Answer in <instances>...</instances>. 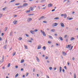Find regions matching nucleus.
<instances>
[{
	"mask_svg": "<svg viewBox=\"0 0 78 78\" xmlns=\"http://www.w3.org/2000/svg\"><path fill=\"white\" fill-rule=\"evenodd\" d=\"M41 32L42 33L43 36H46V34L45 33V32L42 31V30H41Z\"/></svg>",
	"mask_w": 78,
	"mask_h": 78,
	"instance_id": "f257e3e1",
	"label": "nucleus"
},
{
	"mask_svg": "<svg viewBox=\"0 0 78 78\" xmlns=\"http://www.w3.org/2000/svg\"><path fill=\"white\" fill-rule=\"evenodd\" d=\"M58 25V23H55L52 25V27H56Z\"/></svg>",
	"mask_w": 78,
	"mask_h": 78,
	"instance_id": "f03ea898",
	"label": "nucleus"
},
{
	"mask_svg": "<svg viewBox=\"0 0 78 78\" xmlns=\"http://www.w3.org/2000/svg\"><path fill=\"white\" fill-rule=\"evenodd\" d=\"M52 6H53V4H52L50 3V4H48V8L52 7Z\"/></svg>",
	"mask_w": 78,
	"mask_h": 78,
	"instance_id": "7ed1b4c3",
	"label": "nucleus"
},
{
	"mask_svg": "<svg viewBox=\"0 0 78 78\" xmlns=\"http://www.w3.org/2000/svg\"><path fill=\"white\" fill-rule=\"evenodd\" d=\"M32 20V19H31V18H28V19L27 20V22H31V20Z\"/></svg>",
	"mask_w": 78,
	"mask_h": 78,
	"instance_id": "20e7f679",
	"label": "nucleus"
},
{
	"mask_svg": "<svg viewBox=\"0 0 78 78\" xmlns=\"http://www.w3.org/2000/svg\"><path fill=\"white\" fill-rule=\"evenodd\" d=\"M71 45H68L67 46H66V48H71V47H70Z\"/></svg>",
	"mask_w": 78,
	"mask_h": 78,
	"instance_id": "39448f33",
	"label": "nucleus"
},
{
	"mask_svg": "<svg viewBox=\"0 0 78 78\" xmlns=\"http://www.w3.org/2000/svg\"><path fill=\"white\" fill-rule=\"evenodd\" d=\"M62 53L63 56H66V55H67V53H65L64 51H62Z\"/></svg>",
	"mask_w": 78,
	"mask_h": 78,
	"instance_id": "423d86ee",
	"label": "nucleus"
},
{
	"mask_svg": "<svg viewBox=\"0 0 78 78\" xmlns=\"http://www.w3.org/2000/svg\"><path fill=\"white\" fill-rule=\"evenodd\" d=\"M44 16H41L40 18H39L38 19L39 20H41V19H44Z\"/></svg>",
	"mask_w": 78,
	"mask_h": 78,
	"instance_id": "0eeeda50",
	"label": "nucleus"
},
{
	"mask_svg": "<svg viewBox=\"0 0 78 78\" xmlns=\"http://www.w3.org/2000/svg\"><path fill=\"white\" fill-rule=\"evenodd\" d=\"M41 45L40 44L38 45L37 49H41Z\"/></svg>",
	"mask_w": 78,
	"mask_h": 78,
	"instance_id": "6e6552de",
	"label": "nucleus"
},
{
	"mask_svg": "<svg viewBox=\"0 0 78 78\" xmlns=\"http://www.w3.org/2000/svg\"><path fill=\"white\" fill-rule=\"evenodd\" d=\"M60 24L61 25V26L62 27H64V24L62 23H60Z\"/></svg>",
	"mask_w": 78,
	"mask_h": 78,
	"instance_id": "1a4fd4ad",
	"label": "nucleus"
},
{
	"mask_svg": "<svg viewBox=\"0 0 78 78\" xmlns=\"http://www.w3.org/2000/svg\"><path fill=\"white\" fill-rule=\"evenodd\" d=\"M28 3H24L23 4V6H28Z\"/></svg>",
	"mask_w": 78,
	"mask_h": 78,
	"instance_id": "9d476101",
	"label": "nucleus"
},
{
	"mask_svg": "<svg viewBox=\"0 0 78 78\" xmlns=\"http://www.w3.org/2000/svg\"><path fill=\"white\" fill-rule=\"evenodd\" d=\"M17 20H15L13 21V23L14 25H16L17 23Z\"/></svg>",
	"mask_w": 78,
	"mask_h": 78,
	"instance_id": "9b49d317",
	"label": "nucleus"
},
{
	"mask_svg": "<svg viewBox=\"0 0 78 78\" xmlns=\"http://www.w3.org/2000/svg\"><path fill=\"white\" fill-rule=\"evenodd\" d=\"M48 36L49 37V38L50 39H53V37L50 35H48Z\"/></svg>",
	"mask_w": 78,
	"mask_h": 78,
	"instance_id": "f8f14e48",
	"label": "nucleus"
},
{
	"mask_svg": "<svg viewBox=\"0 0 78 78\" xmlns=\"http://www.w3.org/2000/svg\"><path fill=\"white\" fill-rule=\"evenodd\" d=\"M34 8V6L30 7V8L31 9V11H33V10H34V8Z\"/></svg>",
	"mask_w": 78,
	"mask_h": 78,
	"instance_id": "ddd939ff",
	"label": "nucleus"
},
{
	"mask_svg": "<svg viewBox=\"0 0 78 78\" xmlns=\"http://www.w3.org/2000/svg\"><path fill=\"white\" fill-rule=\"evenodd\" d=\"M59 39L60 40H61V41H63V39H62V37H59Z\"/></svg>",
	"mask_w": 78,
	"mask_h": 78,
	"instance_id": "4468645a",
	"label": "nucleus"
},
{
	"mask_svg": "<svg viewBox=\"0 0 78 78\" xmlns=\"http://www.w3.org/2000/svg\"><path fill=\"white\" fill-rule=\"evenodd\" d=\"M51 31H52V32H55V29H52L51 30Z\"/></svg>",
	"mask_w": 78,
	"mask_h": 78,
	"instance_id": "2eb2a0df",
	"label": "nucleus"
},
{
	"mask_svg": "<svg viewBox=\"0 0 78 78\" xmlns=\"http://www.w3.org/2000/svg\"><path fill=\"white\" fill-rule=\"evenodd\" d=\"M30 33H31V34H33V33H34V30H30Z\"/></svg>",
	"mask_w": 78,
	"mask_h": 78,
	"instance_id": "dca6fc26",
	"label": "nucleus"
},
{
	"mask_svg": "<svg viewBox=\"0 0 78 78\" xmlns=\"http://www.w3.org/2000/svg\"><path fill=\"white\" fill-rule=\"evenodd\" d=\"M62 71V67L61 66L60 67V73H61Z\"/></svg>",
	"mask_w": 78,
	"mask_h": 78,
	"instance_id": "f3484780",
	"label": "nucleus"
},
{
	"mask_svg": "<svg viewBox=\"0 0 78 78\" xmlns=\"http://www.w3.org/2000/svg\"><path fill=\"white\" fill-rule=\"evenodd\" d=\"M59 19V17H56L54 19V20H58V19Z\"/></svg>",
	"mask_w": 78,
	"mask_h": 78,
	"instance_id": "a211bd4d",
	"label": "nucleus"
},
{
	"mask_svg": "<svg viewBox=\"0 0 78 78\" xmlns=\"http://www.w3.org/2000/svg\"><path fill=\"white\" fill-rule=\"evenodd\" d=\"M75 39V38L73 37H72L70 39V41H73V40H74Z\"/></svg>",
	"mask_w": 78,
	"mask_h": 78,
	"instance_id": "6ab92c4d",
	"label": "nucleus"
},
{
	"mask_svg": "<svg viewBox=\"0 0 78 78\" xmlns=\"http://www.w3.org/2000/svg\"><path fill=\"white\" fill-rule=\"evenodd\" d=\"M7 46V45H5L4 46V49H6L7 48H6V47Z\"/></svg>",
	"mask_w": 78,
	"mask_h": 78,
	"instance_id": "aec40b11",
	"label": "nucleus"
},
{
	"mask_svg": "<svg viewBox=\"0 0 78 78\" xmlns=\"http://www.w3.org/2000/svg\"><path fill=\"white\" fill-rule=\"evenodd\" d=\"M67 17V14H65L64 15V18H66Z\"/></svg>",
	"mask_w": 78,
	"mask_h": 78,
	"instance_id": "412c9836",
	"label": "nucleus"
},
{
	"mask_svg": "<svg viewBox=\"0 0 78 78\" xmlns=\"http://www.w3.org/2000/svg\"><path fill=\"white\" fill-rule=\"evenodd\" d=\"M43 48L44 50H46V47H45V46H44L43 47Z\"/></svg>",
	"mask_w": 78,
	"mask_h": 78,
	"instance_id": "4be33fe9",
	"label": "nucleus"
},
{
	"mask_svg": "<svg viewBox=\"0 0 78 78\" xmlns=\"http://www.w3.org/2000/svg\"><path fill=\"white\" fill-rule=\"evenodd\" d=\"M16 52L13 53L12 54V56H15V55H16Z\"/></svg>",
	"mask_w": 78,
	"mask_h": 78,
	"instance_id": "5701e85b",
	"label": "nucleus"
},
{
	"mask_svg": "<svg viewBox=\"0 0 78 78\" xmlns=\"http://www.w3.org/2000/svg\"><path fill=\"white\" fill-rule=\"evenodd\" d=\"M19 76V73H17L15 75V77L16 78V77H17V76Z\"/></svg>",
	"mask_w": 78,
	"mask_h": 78,
	"instance_id": "b1692460",
	"label": "nucleus"
},
{
	"mask_svg": "<svg viewBox=\"0 0 78 78\" xmlns=\"http://www.w3.org/2000/svg\"><path fill=\"white\" fill-rule=\"evenodd\" d=\"M10 36H12V31H11L10 34Z\"/></svg>",
	"mask_w": 78,
	"mask_h": 78,
	"instance_id": "393cba45",
	"label": "nucleus"
},
{
	"mask_svg": "<svg viewBox=\"0 0 78 78\" xmlns=\"http://www.w3.org/2000/svg\"><path fill=\"white\" fill-rule=\"evenodd\" d=\"M30 11H31V10H29L27 11L26 12V13H28V12H30Z\"/></svg>",
	"mask_w": 78,
	"mask_h": 78,
	"instance_id": "a878e982",
	"label": "nucleus"
},
{
	"mask_svg": "<svg viewBox=\"0 0 78 78\" xmlns=\"http://www.w3.org/2000/svg\"><path fill=\"white\" fill-rule=\"evenodd\" d=\"M37 61H38V62H39L40 61L39 60V59L37 57Z\"/></svg>",
	"mask_w": 78,
	"mask_h": 78,
	"instance_id": "bb28decb",
	"label": "nucleus"
},
{
	"mask_svg": "<svg viewBox=\"0 0 78 78\" xmlns=\"http://www.w3.org/2000/svg\"><path fill=\"white\" fill-rule=\"evenodd\" d=\"M22 39V38L21 37H20L18 38V40H19L20 41H21V40Z\"/></svg>",
	"mask_w": 78,
	"mask_h": 78,
	"instance_id": "cd10ccee",
	"label": "nucleus"
},
{
	"mask_svg": "<svg viewBox=\"0 0 78 78\" xmlns=\"http://www.w3.org/2000/svg\"><path fill=\"white\" fill-rule=\"evenodd\" d=\"M38 31V30L37 29H35L34 30V32H37V31Z\"/></svg>",
	"mask_w": 78,
	"mask_h": 78,
	"instance_id": "c85d7f7f",
	"label": "nucleus"
},
{
	"mask_svg": "<svg viewBox=\"0 0 78 78\" xmlns=\"http://www.w3.org/2000/svg\"><path fill=\"white\" fill-rule=\"evenodd\" d=\"M6 8H7V7H5L4 8H3L2 9V10H3V11H5V9H6Z\"/></svg>",
	"mask_w": 78,
	"mask_h": 78,
	"instance_id": "c756f323",
	"label": "nucleus"
},
{
	"mask_svg": "<svg viewBox=\"0 0 78 78\" xmlns=\"http://www.w3.org/2000/svg\"><path fill=\"white\" fill-rule=\"evenodd\" d=\"M8 30V27H5V31H6V30Z\"/></svg>",
	"mask_w": 78,
	"mask_h": 78,
	"instance_id": "7c9ffc66",
	"label": "nucleus"
},
{
	"mask_svg": "<svg viewBox=\"0 0 78 78\" xmlns=\"http://www.w3.org/2000/svg\"><path fill=\"white\" fill-rule=\"evenodd\" d=\"M73 76H74V78H76V74L75 73L74 74Z\"/></svg>",
	"mask_w": 78,
	"mask_h": 78,
	"instance_id": "2f4dec72",
	"label": "nucleus"
},
{
	"mask_svg": "<svg viewBox=\"0 0 78 78\" xmlns=\"http://www.w3.org/2000/svg\"><path fill=\"white\" fill-rule=\"evenodd\" d=\"M4 59H5V57H4V56H3L2 59L3 61H4Z\"/></svg>",
	"mask_w": 78,
	"mask_h": 78,
	"instance_id": "473e14b6",
	"label": "nucleus"
},
{
	"mask_svg": "<svg viewBox=\"0 0 78 78\" xmlns=\"http://www.w3.org/2000/svg\"><path fill=\"white\" fill-rule=\"evenodd\" d=\"M45 0H42L41 1V3H43V2H45Z\"/></svg>",
	"mask_w": 78,
	"mask_h": 78,
	"instance_id": "72a5a7b5",
	"label": "nucleus"
},
{
	"mask_svg": "<svg viewBox=\"0 0 78 78\" xmlns=\"http://www.w3.org/2000/svg\"><path fill=\"white\" fill-rule=\"evenodd\" d=\"M24 47L26 49H27L28 48H27V46L24 45Z\"/></svg>",
	"mask_w": 78,
	"mask_h": 78,
	"instance_id": "f704fd0d",
	"label": "nucleus"
},
{
	"mask_svg": "<svg viewBox=\"0 0 78 78\" xmlns=\"http://www.w3.org/2000/svg\"><path fill=\"white\" fill-rule=\"evenodd\" d=\"M72 19H73V18H72V17L69 18V20H72Z\"/></svg>",
	"mask_w": 78,
	"mask_h": 78,
	"instance_id": "c9c22d12",
	"label": "nucleus"
},
{
	"mask_svg": "<svg viewBox=\"0 0 78 78\" xmlns=\"http://www.w3.org/2000/svg\"><path fill=\"white\" fill-rule=\"evenodd\" d=\"M21 63H23V62H24V60H23L21 61Z\"/></svg>",
	"mask_w": 78,
	"mask_h": 78,
	"instance_id": "e433bc0d",
	"label": "nucleus"
},
{
	"mask_svg": "<svg viewBox=\"0 0 78 78\" xmlns=\"http://www.w3.org/2000/svg\"><path fill=\"white\" fill-rule=\"evenodd\" d=\"M43 23H47V21H43Z\"/></svg>",
	"mask_w": 78,
	"mask_h": 78,
	"instance_id": "4c0bfd02",
	"label": "nucleus"
},
{
	"mask_svg": "<svg viewBox=\"0 0 78 78\" xmlns=\"http://www.w3.org/2000/svg\"><path fill=\"white\" fill-rule=\"evenodd\" d=\"M19 5H20V3H18L16 4H15V5H16V6H18Z\"/></svg>",
	"mask_w": 78,
	"mask_h": 78,
	"instance_id": "58836bf2",
	"label": "nucleus"
},
{
	"mask_svg": "<svg viewBox=\"0 0 78 78\" xmlns=\"http://www.w3.org/2000/svg\"><path fill=\"white\" fill-rule=\"evenodd\" d=\"M10 66H11V64H10V63H9L8 66V67H10Z\"/></svg>",
	"mask_w": 78,
	"mask_h": 78,
	"instance_id": "ea45409f",
	"label": "nucleus"
},
{
	"mask_svg": "<svg viewBox=\"0 0 78 78\" xmlns=\"http://www.w3.org/2000/svg\"><path fill=\"white\" fill-rule=\"evenodd\" d=\"M16 0H12L10 2L11 3H12V2H14Z\"/></svg>",
	"mask_w": 78,
	"mask_h": 78,
	"instance_id": "a19ab883",
	"label": "nucleus"
},
{
	"mask_svg": "<svg viewBox=\"0 0 78 78\" xmlns=\"http://www.w3.org/2000/svg\"><path fill=\"white\" fill-rule=\"evenodd\" d=\"M47 8V6H45L43 8H42V9H45V8Z\"/></svg>",
	"mask_w": 78,
	"mask_h": 78,
	"instance_id": "79ce46f5",
	"label": "nucleus"
},
{
	"mask_svg": "<svg viewBox=\"0 0 78 78\" xmlns=\"http://www.w3.org/2000/svg\"><path fill=\"white\" fill-rule=\"evenodd\" d=\"M28 42L31 43V42H32V41H31V40H29Z\"/></svg>",
	"mask_w": 78,
	"mask_h": 78,
	"instance_id": "37998d69",
	"label": "nucleus"
},
{
	"mask_svg": "<svg viewBox=\"0 0 78 78\" xmlns=\"http://www.w3.org/2000/svg\"><path fill=\"white\" fill-rule=\"evenodd\" d=\"M26 36L27 37H29V35L27 34H26Z\"/></svg>",
	"mask_w": 78,
	"mask_h": 78,
	"instance_id": "c03bdc74",
	"label": "nucleus"
},
{
	"mask_svg": "<svg viewBox=\"0 0 78 78\" xmlns=\"http://www.w3.org/2000/svg\"><path fill=\"white\" fill-rule=\"evenodd\" d=\"M48 44H51V41H48Z\"/></svg>",
	"mask_w": 78,
	"mask_h": 78,
	"instance_id": "a18cd8bd",
	"label": "nucleus"
},
{
	"mask_svg": "<svg viewBox=\"0 0 78 78\" xmlns=\"http://www.w3.org/2000/svg\"><path fill=\"white\" fill-rule=\"evenodd\" d=\"M49 69L50 70H51V69H52V67H49Z\"/></svg>",
	"mask_w": 78,
	"mask_h": 78,
	"instance_id": "49530a36",
	"label": "nucleus"
},
{
	"mask_svg": "<svg viewBox=\"0 0 78 78\" xmlns=\"http://www.w3.org/2000/svg\"><path fill=\"white\" fill-rule=\"evenodd\" d=\"M73 46H71V49H69L70 50H72V48H73Z\"/></svg>",
	"mask_w": 78,
	"mask_h": 78,
	"instance_id": "de8ad7c7",
	"label": "nucleus"
},
{
	"mask_svg": "<svg viewBox=\"0 0 78 78\" xmlns=\"http://www.w3.org/2000/svg\"><path fill=\"white\" fill-rule=\"evenodd\" d=\"M64 68L65 69H67V67H66V66H64Z\"/></svg>",
	"mask_w": 78,
	"mask_h": 78,
	"instance_id": "09e8293b",
	"label": "nucleus"
},
{
	"mask_svg": "<svg viewBox=\"0 0 78 78\" xmlns=\"http://www.w3.org/2000/svg\"><path fill=\"white\" fill-rule=\"evenodd\" d=\"M1 35L2 36H3V35H4V33H2Z\"/></svg>",
	"mask_w": 78,
	"mask_h": 78,
	"instance_id": "8fccbe9b",
	"label": "nucleus"
},
{
	"mask_svg": "<svg viewBox=\"0 0 78 78\" xmlns=\"http://www.w3.org/2000/svg\"><path fill=\"white\" fill-rule=\"evenodd\" d=\"M14 17H17V15H14Z\"/></svg>",
	"mask_w": 78,
	"mask_h": 78,
	"instance_id": "3c124183",
	"label": "nucleus"
},
{
	"mask_svg": "<svg viewBox=\"0 0 78 78\" xmlns=\"http://www.w3.org/2000/svg\"><path fill=\"white\" fill-rule=\"evenodd\" d=\"M55 11V9H53L51 10V11L53 12V11Z\"/></svg>",
	"mask_w": 78,
	"mask_h": 78,
	"instance_id": "603ef678",
	"label": "nucleus"
},
{
	"mask_svg": "<svg viewBox=\"0 0 78 78\" xmlns=\"http://www.w3.org/2000/svg\"><path fill=\"white\" fill-rule=\"evenodd\" d=\"M62 71L63 72H65V70L64 69H62Z\"/></svg>",
	"mask_w": 78,
	"mask_h": 78,
	"instance_id": "864d4df0",
	"label": "nucleus"
},
{
	"mask_svg": "<svg viewBox=\"0 0 78 78\" xmlns=\"http://www.w3.org/2000/svg\"><path fill=\"white\" fill-rule=\"evenodd\" d=\"M64 16V14H62L61 15V16H62V17H63V16Z\"/></svg>",
	"mask_w": 78,
	"mask_h": 78,
	"instance_id": "5fc2aeb1",
	"label": "nucleus"
},
{
	"mask_svg": "<svg viewBox=\"0 0 78 78\" xmlns=\"http://www.w3.org/2000/svg\"><path fill=\"white\" fill-rule=\"evenodd\" d=\"M67 37V35H66L65 36V38H66V37Z\"/></svg>",
	"mask_w": 78,
	"mask_h": 78,
	"instance_id": "6e6d98bb",
	"label": "nucleus"
},
{
	"mask_svg": "<svg viewBox=\"0 0 78 78\" xmlns=\"http://www.w3.org/2000/svg\"><path fill=\"white\" fill-rule=\"evenodd\" d=\"M45 59H48V56L46 57Z\"/></svg>",
	"mask_w": 78,
	"mask_h": 78,
	"instance_id": "4d7b16f0",
	"label": "nucleus"
},
{
	"mask_svg": "<svg viewBox=\"0 0 78 78\" xmlns=\"http://www.w3.org/2000/svg\"><path fill=\"white\" fill-rule=\"evenodd\" d=\"M37 8H38V9H40V8H41V7H40V6H38L37 7Z\"/></svg>",
	"mask_w": 78,
	"mask_h": 78,
	"instance_id": "13d9d810",
	"label": "nucleus"
},
{
	"mask_svg": "<svg viewBox=\"0 0 78 78\" xmlns=\"http://www.w3.org/2000/svg\"><path fill=\"white\" fill-rule=\"evenodd\" d=\"M23 78H25V76L24 75L23 76Z\"/></svg>",
	"mask_w": 78,
	"mask_h": 78,
	"instance_id": "bf43d9fd",
	"label": "nucleus"
},
{
	"mask_svg": "<svg viewBox=\"0 0 78 78\" xmlns=\"http://www.w3.org/2000/svg\"><path fill=\"white\" fill-rule=\"evenodd\" d=\"M34 14H30V15H29V16H32Z\"/></svg>",
	"mask_w": 78,
	"mask_h": 78,
	"instance_id": "052dcab7",
	"label": "nucleus"
},
{
	"mask_svg": "<svg viewBox=\"0 0 78 78\" xmlns=\"http://www.w3.org/2000/svg\"><path fill=\"white\" fill-rule=\"evenodd\" d=\"M34 71H35V69L34 68L33 69V71L34 72Z\"/></svg>",
	"mask_w": 78,
	"mask_h": 78,
	"instance_id": "680f3d73",
	"label": "nucleus"
},
{
	"mask_svg": "<svg viewBox=\"0 0 78 78\" xmlns=\"http://www.w3.org/2000/svg\"><path fill=\"white\" fill-rule=\"evenodd\" d=\"M2 37H0V41H2Z\"/></svg>",
	"mask_w": 78,
	"mask_h": 78,
	"instance_id": "e2e57ef3",
	"label": "nucleus"
},
{
	"mask_svg": "<svg viewBox=\"0 0 78 78\" xmlns=\"http://www.w3.org/2000/svg\"><path fill=\"white\" fill-rule=\"evenodd\" d=\"M73 60H75V58L73 57L72 58Z\"/></svg>",
	"mask_w": 78,
	"mask_h": 78,
	"instance_id": "0e129e2a",
	"label": "nucleus"
},
{
	"mask_svg": "<svg viewBox=\"0 0 78 78\" xmlns=\"http://www.w3.org/2000/svg\"><path fill=\"white\" fill-rule=\"evenodd\" d=\"M16 68H18V66H15Z\"/></svg>",
	"mask_w": 78,
	"mask_h": 78,
	"instance_id": "69168bd1",
	"label": "nucleus"
},
{
	"mask_svg": "<svg viewBox=\"0 0 78 78\" xmlns=\"http://www.w3.org/2000/svg\"><path fill=\"white\" fill-rule=\"evenodd\" d=\"M54 70H56V68H54Z\"/></svg>",
	"mask_w": 78,
	"mask_h": 78,
	"instance_id": "338daca9",
	"label": "nucleus"
},
{
	"mask_svg": "<svg viewBox=\"0 0 78 78\" xmlns=\"http://www.w3.org/2000/svg\"><path fill=\"white\" fill-rule=\"evenodd\" d=\"M55 35L56 36H58V35L57 34H55Z\"/></svg>",
	"mask_w": 78,
	"mask_h": 78,
	"instance_id": "774afa93",
	"label": "nucleus"
}]
</instances>
